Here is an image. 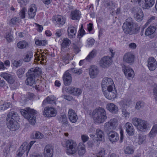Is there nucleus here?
<instances>
[{
  "label": "nucleus",
  "mask_w": 157,
  "mask_h": 157,
  "mask_svg": "<svg viewBox=\"0 0 157 157\" xmlns=\"http://www.w3.org/2000/svg\"><path fill=\"white\" fill-rule=\"evenodd\" d=\"M19 19L18 18L15 17L10 20L9 24L10 25H15L19 22Z\"/></svg>",
  "instance_id": "6e6d98bb"
},
{
  "label": "nucleus",
  "mask_w": 157,
  "mask_h": 157,
  "mask_svg": "<svg viewBox=\"0 0 157 157\" xmlns=\"http://www.w3.org/2000/svg\"><path fill=\"white\" fill-rule=\"evenodd\" d=\"M28 45L27 42L24 40L21 41L17 44L18 48L21 49H23L25 48Z\"/></svg>",
  "instance_id": "79ce46f5"
},
{
  "label": "nucleus",
  "mask_w": 157,
  "mask_h": 157,
  "mask_svg": "<svg viewBox=\"0 0 157 157\" xmlns=\"http://www.w3.org/2000/svg\"><path fill=\"white\" fill-rule=\"evenodd\" d=\"M18 116L17 113L14 111H11L9 112L8 113L6 119L10 120H12L13 119L14 120H17L18 118Z\"/></svg>",
  "instance_id": "2f4dec72"
},
{
  "label": "nucleus",
  "mask_w": 157,
  "mask_h": 157,
  "mask_svg": "<svg viewBox=\"0 0 157 157\" xmlns=\"http://www.w3.org/2000/svg\"><path fill=\"white\" fill-rule=\"evenodd\" d=\"M78 153L79 155H83L86 152L85 146L82 143H79L78 147Z\"/></svg>",
  "instance_id": "f704fd0d"
},
{
  "label": "nucleus",
  "mask_w": 157,
  "mask_h": 157,
  "mask_svg": "<svg viewBox=\"0 0 157 157\" xmlns=\"http://www.w3.org/2000/svg\"><path fill=\"white\" fill-rule=\"evenodd\" d=\"M6 38L7 41L10 42L12 40L13 36L10 33H8L6 34Z\"/></svg>",
  "instance_id": "338daca9"
},
{
  "label": "nucleus",
  "mask_w": 157,
  "mask_h": 157,
  "mask_svg": "<svg viewBox=\"0 0 157 157\" xmlns=\"http://www.w3.org/2000/svg\"><path fill=\"white\" fill-rule=\"evenodd\" d=\"M80 12L78 10H75L71 12V19L73 20H78L81 16Z\"/></svg>",
  "instance_id": "72a5a7b5"
},
{
  "label": "nucleus",
  "mask_w": 157,
  "mask_h": 157,
  "mask_svg": "<svg viewBox=\"0 0 157 157\" xmlns=\"http://www.w3.org/2000/svg\"><path fill=\"white\" fill-rule=\"evenodd\" d=\"M10 106V104L9 102L4 103L3 105H1V109L5 110L7 109Z\"/></svg>",
  "instance_id": "e2e57ef3"
},
{
  "label": "nucleus",
  "mask_w": 157,
  "mask_h": 157,
  "mask_svg": "<svg viewBox=\"0 0 157 157\" xmlns=\"http://www.w3.org/2000/svg\"><path fill=\"white\" fill-rule=\"evenodd\" d=\"M71 71L74 73L78 75H80L82 73V70L81 69H77L76 68H72L70 69Z\"/></svg>",
  "instance_id": "69168bd1"
},
{
  "label": "nucleus",
  "mask_w": 157,
  "mask_h": 157,
  "mask_svg": "<svg viewBox=\"0 0 157 157\" xmlns=\"http://www.w3.org/2000/svg\"><path fill=\"white\" fill-rule=\"evenodd\" d=\"M21 113L25 118L28 117V116L32 113H34V110L31 109L29 108H25V109H21Z\"/></svg>",
  "instance_id": "473e14b6"
},
{
  "label": "nucleus",
  "mask_w": 157,
  "mask_h": 157,
  "mask_svg": "<svg viewBox=\"0 0 157 157\" xmlns=\"http://www.w3.org/2000/svg\"><path fill=\"white\" fill-rule=\"evenodd\" d=\"M31 137L33 139H41L44 137V135L39 132L35 131L33 132Z\"/></svg>",
  "instance_id": "ea45409f"
},
{
  "label": "nucleus",
  "mask_w": 157,
  "mask_h": 157,
  "mask_svg": "<svg viewBox=\"0 0 157 157\" xmlns=\"http://www.w3.org/2000/svg\"><path fill=\"white\" fill-rule=\"evenodd\" d=\"M36 7L35 4H32L29 6L28 11V17L29 19L34 18L36 14Z\"/></svg>",
  "instance_id": "2eb2a0df"
},
{
  "label": "nucleus",
  "mask_w": 157,
  "mask_h": 157,
  "mask_svg": "<svg viewBox=\"0 0 157 157\" xmlns=\"http://www.w3.org/2000/svg\"><path fill=\"white\" fill-rule=\"evenodd\" d=\"M147 66L149 70L153 71L156 69L157 62L154 57H149L147 60Z\"/></svg>",
  "instance_id": "4468645a"
},
{
  "label": "nucleus",
  "mask_w": 157,
  "mask_h": 157,
  "mask_svg": "<svg viewBox=\"0 0 157 157\" xmlns=\"http://www.w3.org/2000/svg\"><path fill=\"white\" fill-rule=\"evenodd\" d=\"M66 89L67 92L75 95H79L82 94L81 90L78 88L69 87Z\"/></svg>",
  "instance_id": "6ab92c4d"
},
{
  "label": "nucleus",
  "mask_w": 157,
  "mask_h": 157,
  "mask_svg": "<svg viewBox=\"0 0 157 157\" xmlns=\"http://www.w3.org/2000/svg\"><path fill=\"white\" fill-rule=\"evenodd\" d=\"M36 45L39 46H45L47 44V41L45 40L36 39L35 41Z\"/></svg>",
  "instance_id": "49530a36"
},
{
  "label": "nucleus",
  "mask_w": 157,
  "mask_h": 157,
  "mask_svg": "<svg viewBox=\"0 0 157 157\" xmlns=\"http://www.w3.org/2000/svg\"><path fill=\"white\" fill-rule=\"evenodd\" d=\"M68 117L70 121L72 123H75L78 120L76 113L72 109H70L68 112Z\"/></svg>",
  "instance_id": "412c9836"
},
{
  "label": "nucleus",
  "mask_w": 157,
  "mask_h": 157,
  "mask_svg": "<svg viewBox=\"0 0 157 157\" xmlns=\"http://www.w3.org/2000/svg\"><path fill=\"white\" fill-rule=\"evenodd\" d=\"M113 82L110 78L105 77L101 81V86L102 91L107 89L109 87H113Z\"/></svg>",
  "instance_id": "1a4fd4ad"
},
{
  "label": "nucleus",
  "mask_w": 157,
  "mask_h": 157,
  "mask_svg": "<svg viewBox=\"0 0 157 157\" xmlns=\"http://www.w3.org/2000/svg\"><path fill=\"white\" fill-rule=\"evenodd\" d=\"M99 71L97 67L95 65H91L89 69V74L92 78L96 77L98 74Z\"/></svg>",
  "instance_id": "4be33fe9"
},
{
  "label": "nucleus",
  "mask_w": 157,
  "mask_h": 157,
  "mask_svg": "<svg viewBox=\"0 0 157 157\" xmlns=\"http://www.w3.org/2000/svg\"><path fill=\"white\" fill-rule=\"evenodd\" d=\"M33 56V54L31 52H29L26 54L23 60L25 62L30 61Z\"/></svg>",
  "instance_id": "c03bdc74"
},
{
  "label": "nucleus",
  "mask_w": 157,
  "mask_h": 157,
  "mask_svg": "<svg viewBox=\"0 0 157 157\" xmlns=\"http://www.w3.org/2000/svg\"><path fill=\"white\" fill-rule=\"evenodd\" d=\"M92 116L94 122L98 124L104 122L107 118L105 110L104 108L100 107L93 110Z\"/></svg>",
  "instance_id": "f257e3e1"
},
{
  "label": "nucleus",
  "mask_w": 157,
  "mask_h": 157,
  "mask_svg": "<svg viewBox=\"0 0 157 157\" xmlns=\"http://www.w3.org/2000/svg\"><path fill=\"white\" fill-rule=\"evenodd\" d=\"M144 105V103L140 101H138L136 103L135 109L137 110L140 109Z\"/></svg>",
  "instance_id": "0e129e2a"
},
{
  "label": "nucleus",
  "mask_w": 157,
  "mask_h": 157,
  "mask_svg": "<svg viewBox=\"0 0 157 157\" xmlns=\"http://www.w3.org/2000/svg\"><path fill=\"white\" fill-rule=\"evenodd\" d=\"M131 103V100L130 99H124L121 101V103L122 105V107H125V106H129L130 105Z\"/></svg>",
  "instance_id": "37998d69"
},
{
  "label": "nucleus",
  "mask_w": 157,
  "mask_h": 157,
  "mask_svg": "<svg viewBox=\"0 0 157 157\" xmlns=\"http://www.w3.org/2000/svg\"><path fill=\"white\" fill-rule=\"evenodd\" d=\"M123 71L127 78L130 79L134 76V72L132 69L128 67L124 66L123 67Z\"/></svg>",
  "instance_id": "ddd939ff"
},
{
  "label": "nucleus",
  "mask_w": 157,
  "mask_h": 157,
  "mask_svg": "<svg viewBox=\"0 0 157 157\" xmlns=\"http://www.w3.org/2000/svg\"><path fill=\"white\" fill-rule=\"evenodd\" d=\"M112 58L107 56L102 57L99 62L100 66L103 68H105L109 67L112 63Z\"/></svg>",
  "instance_id": "6e6552de"
},
{
  "label": "nucleus",
  "mask_w": 157,
  "mask_h": 157,
  "mask_svg": "<svg viewBox=\"0 0 157 157\" xmlns=\"http://www.w3.org/2000/svg\"><path fill=\"white\" fill-rule=\"evenodd\" d=\"M53 21H55L57 24L61 26L63 25L65 23V19L60 15H56L54 16L52 18Z\"/></svg>",
  "instance_id": "a878e982"
},
{
  "label": "nucleus",
  "mask_w": 157,
  "mask_h": 157,
  "mask_svg": "<svg viewBox=\"0 0 157 157\" xmlns=\"http://www.w3.org/2000/svg\"><path fill=\"white\" fill-rule=\"evenodd\" d=\"M133 29V23L132 21H128L127 19L123 24V29L126 34L131 33Z\"/></svg>",
  "instance_id": "9d476101"
},
{
  "label": "nucleus",
  "mask_w": 157,
  "mask_h": 157,
  "mask_svg": "<svg viewBox=\"0 0 157 157\" xmlns=\"http://www.w3.org/2000/svg\"><path fill=\"white\" fill-rule=\"evenodd\" d=\"M157 134V124L154 125L148 134V136L150 138H154Z\"/></svg>",
  "instance_id": "e433bc0d"
},
{
  "label": "nucleus",
  "mask_w": 157,
  "mask_h": 157,
  "mask_svg": "<svg viewBox=\"0 0 157 157\" xmlns=\"http://www.w3.org/2000/svg\"><path fill=\"white\" fill-rule=\"evenodd\" d=\"M105 97L109 100H112L115 98L117 96L116 90L113 87H109L105 90L102 91Z\"/></svg>",
  "instance_id": "423d86ee"
},
{
  "label": "nucleus",
  "mask_w": 157,
  "mask_h": 157,
  "mask_svg": "<svg viewBox=\"0 0 157 157\" xmlns=\"http://www.w3.org/2000/svg\"><path fill=\"white\" fill-rule=\"evenodd\" d=\"M90 136L97 145L101 141L105 140L104 133L103 131L100 129H98L96 130L95 135L91 134H90Z\"/></svg>",
  "instance_id": "39448f33"
},
{
  "label": "nucleus",
  "mask_w": 157,
  "mask_h": 157,
  "mask_svg": "<svg viewBox=\"0 0 157 157\" xmlns=\"http://www.w3.org/2000/svg\"><path fill=\"white\" fill-rule=\"evenodd\" d=\"M56 100V98L54 96H48L43 101L42 105H45L47 104H55Z\"/></svg>",
  "instance_id": "c756f323"
},
{
  "label": "nucleus",
  "mask_w": 157,
  "mask_h": 157,
  "mask_svg": "<svg viewBox=\"0 0 157 157\" xmlns=\"http://www.w3.org/2000/svg\"><path fill=\"white\" fill-rule=\"evenodd\" d=\"M132 123L138 130L142 132L146 131L151 127L148 122L136 117L132 118Z\"/></svg>",
  "instance_id": "7ed1b4c3"
},
{
  "label": "nucleus",
  "mask_w": 157,
  "mask_h": 157,
  "mask_svg": "<svg viewBox=\"0 0 157 157\" xmlns=\"http://www.w3.org/2000/svg\"><path fill=\"white\" fill-rule=\"evenodd\" d=\"M18 3L21 7L25 6L28 2V0H17Z\"/></svg>",
  "instance_id": "774afa93"
},
{
  "label": "nucleus",
  "mask_w": 157,
  "mask_h": 157,
  "mask_svg": "<svg viewBox=\"0 0 157 157\" xmlns=\"http://www.w3.org/2000/svg\"><path fill=\"white\" fill-rule=\"evenodd\" d=\"M104 127L105 130H109L113 129L112 126L109 121L107 122L105 124Z\"/></svg>",
  "instance_id": "bf43d9fd"
},
{
  "label": "nucleus",
  "mask_w": 157,
  "mask_h": 157,
  "mask_svg": "<svg viewBox=\"0 0 157 157\" xmlns=\"http://www.w3.org/2000/svg\"><path fill=\"white\" fill-rule=\"evenodd\" d=\"M126 131L130 136L133 135L134 133L135 129L132 124L130 122H127L125 124Z\"/></svg>",
  "instance_id": "cd10ccee"
},
{
  "label": "nucleus",
  "mask_w": 157,
  "mask_h": 157,
  "mask_svg": "<svg viewBox=\"0 0 157 157\" xmlns=\"http://www.w3.org/2000/svg\"><path fill=\"white\" fill-rule=\"evenodd\" d=\"M62 59L63 61L66 63H69V60H71V58L69 54H67L66 55H64L63 56Z\"/></svg>",
  "instance_id": "13d9d810"
},
{
  "label": "nucleus",
  "mask_w": 157,
  "mask_h": 157,
  "mask_svg": "<svg viewBox=\"0 0 157 157\" xmlns=\"http://www.w3.org/2000/svg\"><path fill=\"white\" fill-rule=\"evenodd\" d=\"M78 32H79V33L78 34V37L79 39H80L85 34V32L83 29L82 25H81L80 29L79 30Z\"/></svg>",
  "instance_id": "3c124183"
},
{
  "label": "nucleus",
  "mask_w": 157,
  "mask_h": 157,
  "mask_svg": "<svg viewBox=\"0 0 157 157\" xmlns=\"http://www.w3.org/2000/svg\"><path fill=\"white\" fill-rule=\"evenodd\" d=\"M25 71V69L24 68H20L17 71V73L19 78L22 77Z\"/></svg>",
  "instance_id": "052dcab7"
},
{
  "label": "nucleus",
  "mask_w": 157,
  "mask_h": 157,
  "mask_svg": "<svg viewBox=\"0 0 157 157\" xmlns=\"http://www.w3.org/2000/svg\"><path fill=\"white\" fill-rule=\"evenodd\" d=\"M59 122L62 123L63 125L67 126V116L65 115H63L60 118Z\"/></svg>",
  "instance_id": "de8ad7c7"
},
{
  "label": "nucleus",
  "mask_w": 157,
  "mask_h": 157,
  "mask_svg": "<svg viewBox=\"0 0 157 157\" xmlns=\"http://www.w3.org/2000/svg\"><path fill=\"white\" fill-rule=\"evenodd\" d=\"M57 113V111L55 108L48 106L45 107L43 111V115L46 117H55Z\"/></svg>",
  "instance_id": "0eeeda50"
},
{
  "label": "nucleus",
  "mask_w": 157,
  "mask_h": 157,
  "mask_svg": "<svg viewBox=\"0 0 157 157\" xmlns=\"http://www.w3.org/2000/svg\"><path fill=\"white\" fill-rule=\"evenodd\" d=\"M62 144L63 147L67 148V152L69 155L75 154L77 151V145L74 141L72 140H65Z\"/></svg>",
  "instance_id": "20e7f679"
},
{
  "label": "nucleus",
  "mask_w": 157,
  "mask_h": 157,
  "mask_svg": "<svg viewBox=\"0 0 157 157\" xmlns=\"http://www.w3.org/2000/svg\"><path fill=\"white\" fill-rule=\"evenodd\" d=\"M106 108L110 112L114 113H116L118 110V107L112 103H108L106 105Z\"/></svg>",
  "instance_id": "bb28decb"
},
{
  "label": "nucleus",
  "mask_w": 157,
  "mask_h": 157,
  "mask_svg": "<svg viewBox=\"0 0 157 157\" xmlns=\"http://www.w3.org/2000/svg\"><path fill=\"white\" fill-rule=\"evenodd\" d=\"M152 90L154 98L157 102V85H154Z\"/></svg>",
  "instance_id": "4d7b16f0"
},
{
  "label": "nucleus",
  "mask_w": 157,
  "mask_h": 157,
  "mask_svg": "<svg viewBox=\"0 0 157 157\" xmlns=\"http://www.w3.org/2000/svg\"><path fill=\"white\" fill-rule=\"evenodd\" d=\"M106 5L109 9H113L117 6V4L113 1H109L107 2L106 3Z\"/></svg>",
  "instance_id": "09e8293b"
},
{
  "label": "nucleus",
  "mask_w": 157,
  "mask_h": 157,
  "mask_svg": "<svg viewBox=\"0 0 157 157\" xmlns=\"http://www.w3.org/2000/svg\"><path fill=\"white\" fill-rule=\"evenodd\" d=\"M67 31L68 37L70 39L74 38H75L76 35L77 28L72 25H69L68 26Z\"/></svg>",
  "instance_id": "f3484780"
},
{
  "label": "nucleus",
  "mask_w": 157,
  "mask_h": 157,
  "mask_svg": "<svg viewBox=\"0 0 157 157\" xmlns=\"http://www.w3.org/2000/svg\"><path fill=\"white\" fill-rule=\"evenodd\" d=\"M36 111L34 110V113H32L28 116V117L26 118L29 122L32 125L35 124L36 122Z\"/></svg>",
  "instance_id": "7c9ffc66"
},
{
  "label": "nucleus",
  "mask_w": 157,
  "mask_h": 157,
  "mask_svg": "<svg viewBox=\"0 0 157 157\" xmlns=\"http://www.w3.org/2000/svg\"><path fill=\"white\" fill-rule=\"evenodd\" d=\"M105 155V150L103 148H101L98 152L96 154L97 157H104Z\"/></svg>",
  "instance_id": "864d4df0"
},
{
  "label": "nucleus",
  "mask_w": 157,
  "mask_h": 157,
  "mask_svg": "<svg viewBox=\"0 0 157 157\" xmlns=\"http://www.w3.org/2000/svg\"><path fill=\"white\" fill-rule=\"evenodd\" d=\"M53 148L51 145H47L44 150V157H52L53 154Z\"/></svg>",
  "instance_id": "393cba45"
},
{
  "label": "nucleus",
  "mask_w": 157,
  "mask_h": 157,
  "mask_svg": "<svg viewBox=\"0 0 157 157\" xmlns=\"http://www.w3.org/2000/svg\"><path fill=\"white\" fill-rule=\"evenodd\" d=\"M135 55L131 52L125 53L123 57V60L124 62L129 64H131L134 62Z\"/></svg>",
  "instance_id": "f8f14e48"
},
{
  "label": "nucleus",
  "mask_w": 157,
  "mask_h": 157,
  "mask_svg": "<svg viewBox=\"0 0 157 157\" xmlns=\"http://www.w3.org/2000/svg\"><path fill=\"white\" fill-rule=\"evenodd\" d=\"M95 56V51L93 50L90 54L87 56L86 58V59L89 61L92 58H93Z\"/></svg>",
  "instance_id": "5fc2aeb1"
},
{
  "label": "nucleus",
  "mask_w": 157,
  "mask_h": 157,
  "mask_svg": "<svg viewBox=\"0 0 157 157\" xmlns=\"http://www.w3.org/2000/svg\"><path fill=\"white\" fill-rule=\"evenodd\" d=\"M146 135L141 134H139L136 139L138 144L141 145L145 144L146 142Z\"/></svg>",
  "instance_id": "4c0bfd02"
},
{
  "label": "nucleus",
  "mask_w": 157,
  "mask_h": 157,
  "mask_svg": "<svg viewBox=\"0 0 157 157\" xmlns=\"http://www.w3.org/2000/svg\"><path fill=\"white\" fill-rule=\"evenodd\" d=\"M109 139L112 143L117 142L119 139L118 134L113 131H111L108 134Z\"/></svg>",
  "instance_id": "b1692460"
},
{
  "label": "nucleus",
  "mask_w": 157,
  "mask_h": 157,
  "mask_svg": "<svg viewBox=\"0 0 157 157\" xmlns=\"http://www.w3.org/2000/svg\"><path fill=\"white\" fill-rule=\"evenodd\" d=\"M124 152L126 154L131 155L134 153V150L132 146L127 145L124 147Z\"/></svg>",
  "instance_id": "58836bf2"
},
{
  "label": "nucleus",
  "mask_w": 157,
  "mask_h": 157,
  "mask_svg": "<svg viewBox=\"0 0 157 157\" xmlns=\"http://www.w3.org/2000/svg\"><path fill=\"white\" fill-rule=\"evenodd\" d=\"M45 54H41L39 55L38 57V58L37 59L38 61L40 60V62L44 63V60L46 58V56L44 55Z\"/></svg>",
  "instance_id": "680f3d73"
},
{
  "label": "nucleus",
  "mask_w": 157,
  "mask_h": 157,
  "mask_svg": "<svg viewBox=\"0 0 157 157\" xmlns=\"http://www.w3.org/2000/svg\"><path fill=\"white\" fill-rule=\"evenodd\" d=\"M113 128L115 129L118 125V121L116 118H112L109 121Z\"/></svg>",
  "instance_id": "a18cd8bd"
},
{
  "label": "nucleus",
  "mask_w": 157,
  "mask_h": 157,
  "mask_svg": "<svg viewBox=\"0 0 157 157\" xmlns=\"http://www.w3.org/2000/svg\"><path fill=\"white\" fill-rule=\"evenodd\" d=\"M7 125L8 128L12 131H15L19 128V125L17 122L13 119L12 120L6 119Z\"/></svg>",
  "instance_id": "dca6fc26"
},
{
  "label": "nucleus",
  "mask_w": 157,
  "mask_h": 157,
  "mask_svg": "<svg viewBox=\"0 0 157 157\" xmlns=\"http://www.w3.org/2000/svg\"><path fill=\"white\" fill-rule=\"evenodd\" d=\"M122 116L126 119H128L130 116V113L124 108H122Z\"/></svg>",
  "instance_id": "603ef678"
},
{
  "label": "nucleus",
  "mask_w": 157,
  "mask_h": 157,
  "mask_svg": "<svg viewBox=\"0 0 157 157\" xmlns=\"http://www.w3.org/2000/svg\"><path fill=\"white\" fill-rule=\"evenodd\" d=\"M0 76L4 78L9 83L13 84L15 81V77L5 72L0 74Z\"/></svg>",
  "instance_id": "a211bd4d"
},
{
  "label": "nucleus",
  "mask_w": 157,
  "mask_h": 157,
  "mask_svg": "<svg viewBox=\"0 0 157 157\" xmlns=\"http://www.w3.org/2000/svg\"><path fill=\"white\" fill-rule=\"evenodd\" d=\"M28 144L26 142H24L21 146L19 150L17 157H21L26 153L27 155H28L29 151L30 150L28 146Z\"/></svg>",
  "instance_id": "9b49d317"
},
{
  "label": "nucleus",
  "mask_w": 157,
  "mask_h": 157,
  "mask_svg": "<svg viewBox=\"0 0 157 157\" xmlns=\"http://www.w3.org/2000/svg\"><path fill=\"white\" fill-rule=\"evenodd\" d=\"M63 81L64 85L66 86L70 85L72 82L71 75L68 71H66L63 75Z\"/></svg>",
  "instance_id": "aec40b11"
},
{
  "label": "nucleus",
  "mask_w": 157,
  "mask_h": 157,
  "mask_svg": "<svg viewBox=\"0 0 157 157\" xmlns=\"http://www.w3.org/2000/svg\"><path fill=\"white\" fill-rule=\"evenodd\" d=\"M41 74V69L39 67H36L30 69L28 72V77L25 81L26 84L32 86L36 83V81L38 80V75Z\"/></svg>",
  "instance_id": "f03ea898"
},
{
  "label": "nucleus",
  "mask_w": 157,
  "mask_h": 157,
  "mask_svg": "<svg viewBox=\"0 0 157 157\" xmlns=\"http://www.w3.org/2000/svg\"><path fill=\"white\" fill-rule=\"evenodd\" d=\"M145 3L143 6V8L144 9H148L152 7L155 3V1L154 0H144Z\"/></svg>",
  "instance_id": "a19ab883"
},
{
  "label": "nucleus",
  "mask_w": 157,
  "mask_h": 157,
  "mask_svg": "<svg viewBox=\"0 0 157 157\" xmlns=\"http://www.w3.org/2000/svg\"><path fill=\"white\" fill-rule=\"evenodd\" d=\"M143 17L144 14L143 12L140 9H139L134 14L135 18L138 21H141L143 20Z\"/></svg>",
  "instance_id": "c85d7f7f"
},
{
  "label": "nucleus",
  "mask_w": 157,
  "mask_h": 157,
  "mask_svg": "<svg viewBox=\"0 0 157 157\" xmlns=\"http://www.w3.org/2000/svg\"><path fill=\"white\" fill-rule=\"evenodd\" d=\"M156 29L155 26L151 25L146 29L145 32V34L146 36H149L151 38H152L154 37L153 35Z\"/></svg>",
  "instance_id": "5701e85b"
},
{
  "label": "nucleus",
  "mask_w": 157,
  "mask_h": 157,
  "mask_svg": "<svg viewBox=\"0 0 157 157\" xmlns=\"http://www.w3.org/2000/svg\"><path fill=\"white\" fill-rule=\"evenodd\" d=\"M71 43V41L68 38H64L62 40L61 44V48L62 50L69 47Z\"/></svg>",
  "instance_id": "c9c22d12"
},
{
  "label": "nucleus",
  "mask_w": 157,
  "mask_h": 157,
  "mask_svg": "<svg viewBox=\"0 0 157 157\" xmlns=\"http://www.w3.org/2000/svg\"><path fill=\"white\" fill-rule=\"evenodd\" d=\"M26 11V9L25 7H23L20 10L19 13V15L21 18L23 19L25 17V14Z\"/></svg>",
  "instance_id": "8fccbe9b"
}]
</instances>
